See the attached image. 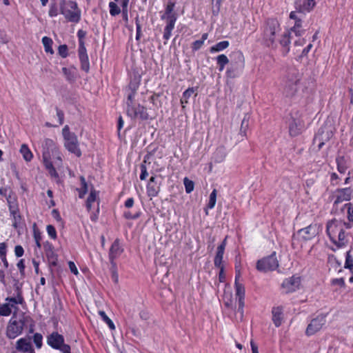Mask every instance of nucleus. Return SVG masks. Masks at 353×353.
I'll list each match as a JSON object with an SVG mask.
<instances>
[{"label":"nucleus","instance_id":"1","mask_svg":"<svg viewBox=\"0 0 353 353\" xmlns=\"http://www.w3.org/2000/svg\"><path fill=\"white\" fill-rule=\"evenodd\" d=\"M352 227L350 223H346L341 219H334L327 222L326 232L331 241L338 248L345 247L347 244V239L345 234V230Z\"/></svg>","mask_w":353,"mask_h":353},{"label":"nucleus","instance_id":"2","mask_svg":"<svg viewBox=\"0 0 353 353\" xmlns=\"http://www.w3.org/2000/svg\"><path fill=\"white\" fill-rule=\"evenodd\" d=\"M280 23L276 19H268L262 27V43L268 47L276 46L277 36L281 32Z\"/></svg>","mask_w":353,"mask_h":353},{"label":"nucleus","instance_id":"3","mask_svg":"<svg viewBox=\"0 0 353 353\" xmlns=\"http://www.w3.org/2000/svg\"><path fill=\"white\" fill-rule=\"evenodd\" d=\"M60 13L70 22L78 23L81 19V10L75 1L61 0Z\"/></svg>","mask_w":353,"mask_h":353},{"label":"nucleus","instance_id":"4","mask_svg":"<svg viewBox=\"0 0 353 353\" xmlns=\"http://www.w3.org/2000/svg\"><path fill=\"white\" fill-rule=\"evenodd\" d=\"M301 75L296 70L290 71L288 76L283 88V94L286 97H294L298 91Z\"/></svg>","mask_w":353,"mask_h":353},{"label":"nucleus","instance_id":"5","mask_svg":"<svg viewBox=\"0 0 353 353\" xmlns=\"http://www.w3.org/2000/svg\"><path fill=\"white\" fill-rule=\"evenodd\" d=\"M62 134L64 139V145L70 153L80 154L77 137L70 131L68 125H65L62 129Z\"/></svg>","mask_w":353,"mask_h":353},{"label":"nucleus","instance_id":"6","mask_svg":"<svg viewBox=\"0 0 353 353\" xmlns=\"http://www.w3.org/2000/svg\"><path fill=\"white\" fill-rule=\"evenodd\" d=\"M47 343L53 349L62 353H71L70 346L64 343V337L57 332H53L47 338Z\"/></svg>","mask_w":353,"mask_h":353},{"label":"nucleus","instance_id":"7","mask_svg":"<svg viewBox=\"0 0 353 353\" xmlns=\"http://www.w3.org/2000/svg\"><path fill=\"white\" fill-rule=\"evenodd\" d=\"M279 267V261L274 252L268 256L263 257L256 263V269L263 272L275 270Z\"/></svg>","mask_w":353,"mask_h":353},{"label":"nucleus","instance_id":"8","mask_svg":"<svg viewBox=\"0 0 353 353\" xmlns=\"http://www.w3.org/2000/svg\"><path fill=\"white\" fill-rule=\"evenodd\" d=\"M239 277H240V273L238 272V273H236V274L235 276L234 285H235V295L236 296V299H238V305H239V307L237 309V312L240 314L241 319H242V318L243 316V307L245 305V302H244L245 288L241 283H239L238 280H239Z\"/></svg>","mask_w":353,"mask_h":353},{"label":"nucleus","instance_id":"9","mask_svg":"<svg viewBox=\"0 0 353 353\" xmlns=\"http://www.w3.org/2000/svg\"><path fill=\"white\" fill-rule=\"evenodd\" d=\"M126 112L132 119L148 120L150 119L146 108L140 104H134L133 107L126 108Z\"/></svg>","mask_w":353,"mask_h":353},{"label":"nucleus","instance_id":"10","mask_svg":"<svg viewBox=\"0 0 353 353\" xmlns=\"http://www.w3.org/2000/svg\"><path fill=\"white\" fill-rule=\"evenodd\" d=\"M325 316L321 314L313 319L307 327L305 334L312 336L319 332L325 324Z\"/></svg>","mask_w":353,"mask_h":353},{"label":"nucleus","instance_id":"11","mask_svg":"<svg viewBox=\"0 0 353 353\" xmlns=\"http://www.w3.org/2000/svg\"><path fill=\"white\" fill-rule=\"evenodd\" d=\"M124 249L121 245V241L119 239H116L110 246L108 256L112 268L116 267L114 260L119 257L123 252Z\"/></svg>","mask_w":353,"mask_h":353},{"label":"nucleus","instance_id":"12","mask_svg":"<svg viewBox=\"0 0 353 353\" xmlns=\"http://www.w3.org/2000/svg\"><path fill=\"white\" fill-rule=\"evenodd\" d=\"M301 285V279L299 276H292L285 279L281 285L283 292L288 294L296 291L299 289Z\"/></svg>","mask_w":353,"mask_h":353},{"label":"nucleus","instance_id":"13","mask_svg":"<svg viewBox=\"0 0 353 353\" xmlns=\"http://www.w3.org/2000/svg\"><path fill=\"white\" fill-rule=\"evenodd\" d=\"M333 136L332 126H322L314 137V142H319L318 147L321 148L324 145V141H328Z\"/></svg>","mask_w":353,"mask_h":353},{"label":"nucleus","instance_id":"14","mask_svg":"<svg viewBox=\"0 0 353 353\" xmlns=\"http://www.w3.org/2000/svg\"><path fill=\"white\" fill-rule=\"evenodd\" d=\"M319 231V226L317 224H310L306 228L298 231V235L303 241H309L315 237Z\"/></svg>","mask_w":353,"mask_h":353},{"label":"nucleus","instance_id":"15","mask_svg":"<svg viewBox=\"0 0 353 353\" xmlns=\"http://www.w3.org/2000/svg\"><path fill=\"white\" fill-rule=\"evenodd\" d=\"M316 3V0H296L294 2L295 10L299 14H305L311 12Z\"/></svg>","mask_w":353,"mask_h":353},{"label":"nucleus","instance_id":"16","mask_svg":"<svg viewBox=\"0 0 353 353\" xmlns=\"http://www.w3.org/2000/svg\"><path fill=\"white\" fill-rule=\"evenodd\" d=\"M353 194V190L350 188L338 189L335 192V200L334 205L342 203L343 201H348L351 199Z\"/></svg>","mask_w":353,"mask_h":353},{"label":"nucleus","instance_id":"17","mask_svg":"<svg viewBox=\"0 0 353 353\" xmlns=\"http://www.w3.org/2000/svg\"><path fill=\"white\" fill-rule=\"evenodd\" d=\"M24 323L22 321H14L8 326L7 336L10 339H14L21 334Z\"/></svg>","mask_w":353,"mask_h":353},{"label":"nucleus","instance_id":"18","mask_svg":"<svg viewBox=\"0 0 353 353\" xmlns=\"http://www.w3.org/2000/svg\"><path fill=\"white\" fill-rule=\"evenodd\" d=\"M78 56L81 63V69L88 73L90 71V61L85 47H79Z\"/></svg>","mask_w":353,"mask_h":353},{"label":"nucleus","instance_id":"19","mask_svg":"<svg viewBox=\"0 0 353 353\" xmlns=\"http://www.w3.org/2000/svg\"><path fill=\"white\" fill-rule=\"evenodd\" d=\"M42 154H55L59 152L56 143L50 139H45L41 142Z\"/></svg>","mask_w":353,"mask_h":353},{"label":"nucleus","instance_id":"20","mask_svg":"<svg viewBox=\"0 0 353 353\" xmlns=\"http://www.w3.org/2000/svg\"><path fill=\"white\" fill-rule=\"evenodd\" d=\"M14 294V296L6 299V301L8 302V303L12 304L13 305L14 304H23L24 299L22 295V290L17 283L15 284V292Z\"/></svg>","mask_w":353,"mask_h":353},{"label":"nucleus","instance_id":"21","mask_svg":"<svg viewBox=\"0 0 353 353\" xmlns=\"http://www.w3.org/2000/svg\"><path fill=\"white\" fill-rule=\"evenodd\" d=\"M148 196L150 197L157 196L160 191V187L156 182V177L152 176L146 187Z\"/></svg>","mask_w":353,"mask_h":353},{"label":"nucleus","instance_id":"22","mask_svg":"<svg viewBox=\"0 0 353 353\" xmlns=\"http://www.w3.org/2000/svg\"><path fill=\"white\" fill-rule=\"evenodd\" d=\"M16 348L23 352L34 353L31 343L26 339H20L17 342Z\"/></svg>","mask_w":353,"mask_h":353},{"label":"nucleus","instance_id":"23","mask_svg":"<svg viewBox=\"0 0 353 353\" xmlns=\"http://www.w3.org/2000/svg\"><path fill=\"white\" fill-rule=\"evenodd\" d=\"M175 7V3L172 1H169L166 6L165 11L163 15L161 16V19H165L166 21H169L171 19H174V22L176 21V15L173 13Z\"/></svg>","mask_w":353,"mask_h":353},{"label":"nucleus","instance_id":"24","mask_svg":"<svg viewBox=\"0 0 353 353\" xmlns=\"http://www.w3.org/2000/svg\"><path fill=\"white\" fill-rule=\"evenodd\" d=\"M226 246V238L223 240V241L218 246L216 254L214 258V265L216 268H221V265H222V260L223 257V254L225 251V248Z\"/></svg>","mask_w":353,"mask_h":353},{"label":"nucleus","instance_id":"25","mask_svg":"<svg viewBox=\"0 0 353 353\" xmlns=\"http://www.w3.org/2000/svg\"><path fill=\"white\" fill-rule=\"evenodd\" d=\"M139 87V84L137 83H131L130 85V88L131 92L128 94L127 100H126V108H129L130 107H133L134 104H137L134 102L135 96L137 94V90Z\"/></svg>","mask_w":353,"mask_h":353},{"label":"nucleus","instance_id":"26","mask_svg":"<svg viewBox=\"0 0 353 353\" xmlns=\"http://www.w3.org/2000/svg\"><path fill=\"white\" fill-rule=\"evenodd\" d=\"M301 123L294 118H291L289 123V132L292 137H296L301 133Z\"/></svg>","mask_w":353,"mask_h":353},{"label":"nucleus","instance_id":"27","mask_svg":"<svg viewBox=\"0 0 353 353\" xmlns=\"http://www.w3.org/2000/svg\"><path fill=\"white\" fill-rule=\"evenodd\" d=\"M272 321L276 327L281 325L283 319V310L280 307H273L272 310Z\"/></svg>","mask_w":353,"mask_h":353},{"label":"nucleus","instance_id":"28","mask_svg":"<svg viewBox=\"0 0 353 353\" xmlns=\"http://www.w3.org/2000/svg\"><path fill=\"white\" fill-rule=\"evenodd\" d=\"M50 157V156H43L44 165L46 166V168L48 170L49 174L51 176V177L58 179L59 174L56 171V169L54 167L52 162L48 159V157Z\"/></svg>","mask_w":353,"mask_h":353},{"label":"nucleus","instance_id":"29","mask_svg":"<svg viewBox=\"0 0 353 353\" xmlns=\"http://www.w3.org/2000/svg\"><path fill=\"white\" fill-rule=\"evenodd\" d=\"M281 46L283 47L282 53L283 55H286L290 51V34L288 32L284 33L279 40Z\"/></svg>","mask_w":353,"mask_h":353},{"label":"nucleus","instance_id":"30","mask_svg":"<svg viewBox=\"0 0 353 353\" xmlns=\"http://www.w3.org/2000/svg\"><path fill=\"white\" fill-rule=\"evenodd\" d=\"M175 23L176 22H174V19H171L169 21H166V26L164 28L163 32V39L165 41L170 39L172 34V31L174 28Z\"/></svg>","mask_w":353,"mask_h":353},{"label":"nucleus","instance_id":"31","mask_svg":"<svg viewBox=\"0 0 353 353\" xmlns=\"http://www.w3.org/2000/svg\"><path fill=\"white\" fill-rule=\"evenodd\" d=\"M230 45L228 41H222L217 43L216 45L212 46L210 48V52L211 53L218 52L224 50L226 49Z\"/></svg>","mask_w":353,"mask_h":353},{"label":"nucleus","instance_id":"32","mask_svg":"<svg viewBox=\"0 0 353 353\" xmlns=\"http://www.w3.org/2000/svg\"><path fill=\"white\" fill-rule=\"evenodd\" d=\"M216 60L220 72L223 71L225 66L229 63L228 58L223 54L218 55Z\"/></svg>","mask_w":353,"mask_h":353},{"label":"nucleus","instance_id":"33","mask_svg":"<svg viewBox=\"0 0 353 353\" xmlns=\"http://www.w3.org/2000/svg\"><path fill=\"white\" fill-rule=\"evenodd\" d=\"M249 119L250 116L248 114H245L241 121L239 134L242 137L246 136V132L249 127Z\"/></svg>","mask_w":353,"mask_h":353},{"label":"nucleus","instance_id":"34","mask_svg":"<svg viewBox=\"0 0 353 353\" xmlns=\"http://www.w3.org/2000/svg\"><path fill=\"white\" fill-rule=\"evenodd\" d=\"M42 43L44 46L45 51L47 53L52 54L54 53V50L52 47L53 43L52 39L48 37H43L42 38Z\"/></svg>","mask_w":353,"mask_h":353},{"label":"nucleus","instance_id":"35","mask_svg":"<svg viewBox=\"0 0 353 353\" xmlns=\"http://www.w3.org/2000/svg\"><path fill=\"white\" fill-rule=\"evenodd\" d=\"M208 34L203 33L201 36V39L194 41L192 44V50L193 51L199 50L204 43V41L208 39Z\"/></svg>","mask_w":353,"mask_h":353},{"label":"nucleus","instance_id":"36","mask_svg":"<svg viewBox=\"0 0 353 353\" xmlns=\"http://www.w3.org/2000/svg\"><path fill=\"white\" fill-rule=\"evenodd\" d=\"M13 307L12 304L10 303H3L0 305V315L3 316H8L12 313V307Z\"/></svg>","mask_w":353,"mask_h":353},{"label":"nucleus","instance_id":"37","mask_svg":"<svg viewBox=\"0 0 353 353\" xmlns=\"http://www.w3.org/2000/svg\"><path fill=\"white\" fill-rule=\"evenodd\" d=\"M337 169L341 173H344L347 170L346 162L344 156H339L336 159Z\"/></svg>","mask_w":353,"mask_h":353},{"label":"nucleus","instance_id":"38","mask_svg":"<svg viewBox=\"0 0 353 353\" xmlns=\"http://www.w3.org/2000/svg\"><path fill=\"white\" fill-rule=\"evenodd\" d=\"M301 27V20H297L295 21L294 26L291 28V31L293 32L296 36H301L305 32V30L302 29Z\"/></svg>","mask_w":353,"mask_h":353},{"label":"nucleus","instance_id":"39","mask_svg":"<svg viewBox=\"0 0 353 353\" xmlns=\"http://www.w3.org/2000/svg\"><path fill=\"white\" fill-rule=\"evenodd\" d=\"M242 68L243 67L241 68H234L231 66L230 68H228L226 71L228 77L234 79L239 77L242 72Z\"/></svg>","mask_w":353,"mask_h":353},{"label":"nucleus","instance_id":"40","mask_svg":"<svg viewBox=\"0 0 353 353\" xmlns=\"http://www.w3.org/2000/svg\"><path fill=\"white\" fill-rule=\"evenodd\" d=\"M150 159V156H146L144 160L143 161L142 163L141 164V174H140V179L141 180H145L146 177L148 175V173L147 172V167L146 163Z\"/></svg>","mask_w":353,"mask_h":353},{"label":"nucleus","instance_id":"41","mask_svg":"<svg viewBox=\"0 0 353 353\" xmlns=\"http://www.w3.org/2000/svg\"><path fill=\"white\" fill-rule=\"evenodd\" d=\"M97 192L96 190H91L90 195L88 196L86 201V208L88 211H90L92 203H94L97 200Z\"/></svg>","mask_w":353,"mask_h":353},{"label":"nucleus","instance_id":"42","mask_svg":"<svg viewBox=\"0 0 353 353\" xmlns=\"http://www.w3.org/2000/svg\"><path fill=\"white\" fill-rule=\"evenodd\" d=\"M10 214L12 215V216L14 219V222L12 223V225L14 228H17V223H18V222L21 219V216L19 215L18 210H17V208H14V207L10 206Z\"/></svg>","mask_w":353,"mask_h":353},{"label":"nucleus","instance_id":"43","mask_svg":"<svg viewBox=\"0 0 353 353\" xmlns=\"http://www.w3.org/2000/svg\"><path fill=\"white\" fill-rule=\"evenodd\" d=\"M195 89L194 88H189L183 93L182 98L181 99V103H187L189 98L194 93Z\"/></svg>","mask_w":353,"mask_h":353},{"label":"nucleus","instance_id":"44","mask_svg":"<svg viewBox=\"0 0 353 353\" xmlns=\"http://www.w3.org/2000/svg\"><path fill=\"white\" fill-rule=\"evenodd\" d=\"M216 190L214 189L210 194L209 201L208 203V208L210 209L214 208L216 202Z\"/></svg>","mask_w":353,"mask_h":353},{"label":"nucleus","instance_id":"45","mask_svg":"<svg viewBox=\"0 0 353 353\" xmlns=\"http://www.w3.org/2000/svg\"><path fill=\"white\" fill-rule=\"evenodd\" d=\"M99 315L102 317L103 320L108 324L110 330H113L115 329V326L112 321L106 315L103 311L99 312Z\"/></svg>","mask_w":353,"mask_h":353},{"label":"nucleus","instance_id":"46","mask_svg":"<svg viewBox=\"0 0 353 353\" xmlns=\"http://www.w3.org/2000/svg\"><path fill=\"white\" fill-rule=\"evenodd\" d=\"M183 183L186 193L190 194L194 190V183L192 181L190 180L187 177H185L183 179Z\"/></svg>","mask_w":353,"mask_h":353},{"label":"nucleus","instance_id":"47","mask_svg":"<svg viewBox=\"0 0 353 353\" xmlns=\"http://www.w3.org/2000/svg\"><path fill=\"white\" fill-rule=\"evenodd\" d=\"M80 180H81L82 186H81V188L79 190L78 189V190L79 192V197L83 198L88 192V185H87L85 179L83 176H81L80 177Z\"/></svg>","mask_w":353,"mask_h":353},{"label":"nucleus","instance_id":"48","mask_svg":"<svg viewBox=\"0 0 353 353\" xmlns=\"http://www.w3.org/2000/svg\"><path fill=\"white\" fill-rule=\"evenodd\" d=\"M109 8H110V14L112 16L118 15L121 12L120 8L114 2H112V1L110 2Z\"/></svg>","mask_w":353,"mask_h":353},{"label":"nucleus","instance_id":"49","mask_svg":"<svg viewBox=\"0 0 353 353\" xmlns=\"http://www.w3.org/2000/svg\"><path fill=\"white\" fill-rule=\"evenodd\" d=\"M222 1L223 0H212V14L216 16V15L219 14V13L220 12Z\"/></svg>","mask_w":353,"mask_h":353},{"label":"nucleus","instance_id":"50","mask_svg":"<svg viewBox=\"0 0 353 353\" xmlns=\"http://www.w3.org/2000/svg\"><path fill=\"white\" fill-rule=\"evenodd\" d=\"M344 208H347L348 221H353V205L351 203H347L344 205Z\"/></svg>","mask_w":353,"mask_h":353},{"label":"nucleus","instance_id":"51","mask_svg":"<svg viewBox=\"0 0 353 353\" xmlns=\"http://www.w3.org/2000/svg\"><path fill=\"white\" fill-rule=\"evenodd\" d=\"M86 36V32L83 30H79L77 32V37L79 38V47L85 46L84 38Z\"/></svg>","mask_w":353,"mask_h":353},{"label":"nucleus","instance_id":"52","mask_svg":"<svg viewBox=\"0 0 353 353\" xmlns=\"http://www.w3.org/2000/svg\"><path fill=\"white\" fill-rule=\"evenodd\" d=\"M68 48L66 45L63 44L59 46L58 53L62 58H65L68 57Z\"/></svg>","mask_w":353,"mask_h":353},{"label":"nucleus","instance_id":"53","mask_svg":"<svg viewBox=\"0 0 353 353\" xmlns=\"http://www.w3.org/2000/svg\"><path fill=\"white\" fill-rule=\"evenodd\" d=\"M46 230L48 234L52 239H55L57 238V232L55 228L52 225H48L46 228Z\"/></svg>","mask_w":353,"mask_h":353},{"label":"nucleus","instance_id":"54","mask_svg":"<svg viewBox=\"0 0 353 353\" xmlns=\"http://www.w3.org/2000/svg\"><path fill=\"white\" fill-rule=\"evenodd\" d=\"M42 339H43V337L41 334L36 333L33 336L34 343H35L36 346L38 348H40L42 345Z\"/></svg>","mask_w":353,"mask_h":353},{"label":"nucleus","instance_id":"55","mask_svg":"<svg viewBox=\"0 0 353 353\" xmlns=\"http://www.w3.org/2000/svg\"><path fill=\"white\" fill-rule=\"evenodd\" d=\"M135 24L137 30L136 39L139 40L141 35V26L138 17L135 18Z\"/></svg>","mask_w":353,"mask_h":353},{"label":"nucleus","instance_id":"56","mask_svg":"<svg viewBox=\"0 0 353 353\" xmlns=\"http://www.w3.org/2000/svg\"><path fill=\"white\" fill-rule=\"evenodd\" d=\"M345 268L349 269H352L353 268V259L350 254V252H347L346 254Z\"/></svg>","mask_w":353,"mask_h":353},{"label":"nucleus","instance_id":"57","mask_svg":"<svg viewBox=\"0 0 353 353\" xmlns=\"http://www.w3.org/2000/svg\"><path fill=\"white\" fill-rule=\"evenodd\" d=\"M62 72H63V74L65 76V78L68 81H74V75L72 74V73L71 72V71L69 69H68L67 68H63Z\"/></svg>","mask_w":353,"mask_h":353},{"label":"nucleus","instance_id":"58","mask_svg":"<svg viewBox=\"0 0 353 353\" xmlns=\"http://www.w3.org/2000/svg\"><path fill=\"white\" fill-rule=\"evenodd\" d=\"M49 16L51 17H54L58 15V8L57 6L54 3L52 4L50 7L49 12H48Z\"/></svg>","mask_w":353,"mask_h":353},{"label":"nucleus","instance_id":"59","mask_svg":"<svg viewBox=\"0 0 353 353\" xmlns=\"http://www.w3.org/2000/svg\"><path fill=\"white\" fill-rule=\"evenodd\" d=\"M47 246H48L50 248V251L46 249V256H48V258L53 259L54 258V251H53V246H52V245L51 243H50L48 242H47L45 244V247L46 248Z\"/></svg>","mask_w":353,"mask_h":353},{"label":"nucleus","instance_id":"60","mask_svg":"<svg viewBox=\"0 0 353 353\" xmlns=\"http://www.w3.org/2000/svg\"><path fill=\"white\" fill-rule=\"evenodd\" d=\"M57 116L59 119V125H62L64 121V113L62 110H59L58 108H56Z\"/></svg>","mask_w":353,"mask_h":353},{"label":"nucleus","instance_id":"61","mask_svg":"<svg viewBox=\"0 0 353 353\" xmlns=\"http://www.w3.org/2000/svg\"><path fill=\"white\" fill-rule=\"evenodd\" d=\"M19 152L21 154H32L29 148L26 144H22L21 145Z\"/></svg>","mask_w":353,"mask_h":353},{"label":"nucleus","instance_id":"62","mask_svg":"<svg viewBox=\"0 0 353 353\" xmlns=\"http://www.w3.org/2000/svg\"><path fill=\"white\" fill-rule=\"evenodd\" d=\"M24 253L23 248L21 245H16L14 248V254L17 257H21Z\"/></svg>","mask_w":353,"mask_h":353},{"label":"nucleus","instance_id":"63","mask_svg":"<svg viewBox=\"0 0 353 353\" xmlns=\"http://www.w3.org/2000/svg\"><path fill=\"white\" fill-rule=\"evenodd\" d=\"M332 285H338L341 287H345V281L343 278L334 279L332 281Z\"/></svg>","mask_w":353,"mask_h":353},{"label":"nucleus","instance_id":"64","mask_svg":"<svg viewBox=\"0 0 353 353\" xmlns=\"http://www.w3.org/2000/svg\"><path fill=\"white\" fill-rule=\"evenodd\" d=\"M130 0H123L121 6H122V12L123 15H126V13H128V6Z\"/></svg>","mask_w":353,"mask_h":353}]
</instances>
